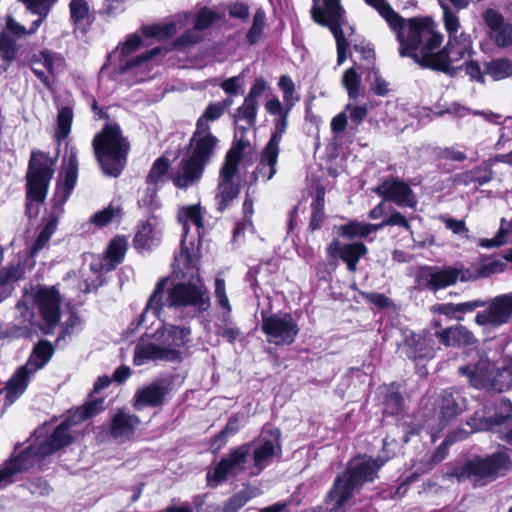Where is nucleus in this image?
<instances>
[{"instance_id": "nucleus-41", "label": "nucleus", "mask_w": 512, "mask_h": 512, "mask_svg": "<svg viewBox=\"0 0 512 512\" xmlns=\"http://www.w3.org/2000/svg\"><path fill=\"white\" fill-rule=\"evenodd\" d=\"M367 4L375 8L378 13L393 27L399 24L402 17L396 13L386 0H365Z\"/></svg>"}, {"instance_id": "nucleus-26", "label": "nucleus", "mask_w": 512, "mask_h": 512, "mask_svg": "<svg viewBox=\"0 0 512 512\" xmlns=\"http://www.w3.org/2000/svg\"><path fill=\"white\" fill-rule=\"evenodd\" d=\"M460 399L459 394L452 390H444L437 397L435 410L438 411L439 425L437 428L439 430L443 429L449 421L461 413Z\"/></svg>"}, {"instance_id": "nucleus-44", "label": "nucleus", "mask_w": 512, "mask_h": 512, "mask_svg": "<svg viewBox=\"0 0 512 512\" xmlns=\"http://www.w3.org/2000/svg\"><path fill=\"white\" fill-rule=\"evenodd\" d=\"M257 110L258 102L245 98L244 103L236 110L234 115L235 122L237 123L238 121L243 120L249 126H253L256 122Z\"/></svg>"}, {"instance_id": "nucleus-21", "label": "nucleus", "mask_w": 512, "mask_h": 512, "mask_svg": "<svg viewBox=\"0 0 512 512\" xmlns=\"http://www.w3.org/2000/svg\"><path fill=\"white\" fill-rule=\"evenodd\" d=\"M384 200L393 201L399 207L415 208L417 198L409 185L397 178H388L374 189Z\"/></svg>"}, {"instance_id": "nucleus-39", "label": "nucleus", "mask_w": 512, "mask_h": 512, "mask_svg": "<svg viewBox=\"0 0 512 512\" xmlns=\"http://www.w3.org/2000/svg\"><path fill=\"white\" fill-rule=\"evenodd\" d=\"M121 216V206L111 203L108 207L94 214L91 218V222L96 226L103 227L111 222L119 221Z\"/></svg>"}, {"instance_id": "nucleus-38", "label": "nucleus", "mask_w": 512, "mask_h": 512, "mask_svg": "<svg viewBox=\"0 0 512 512\" xmlns=\"http://www.w3.org/2000/svg\"><path fill=\"white\" fill-rule=\"evenodd\" d=\"M21 278V270L16 266L0 270V296L5 299L12 291V285Z\"/></svg>"}, {"instance_id": "nucleus-64", "label": "nucleus", "mask_w": 512, "mask_h": 512, "mask_svg": "<svg viewBox=\"0 0 512 512\" xmlns=\"http://www.w3.org/2000/svg\"><path fill=\"white\" fill-rule=\"evenodd\" d=\"M278 84L283 92L284 101L287 103L288 107L291 108L294 104L292 101V97L295 93V84L293 80L287 75H282L279 79Z\"/></svg>"}, {"instance_id": "nucleus-2", "label": "nucleus", "mask_w": 512, "mask_h": 512, "mask_svg": "<svg viewBox=\"0 0 512 512\" xmlns=\"http://www.w3.org/2000/svg\"><path fill=\"white\" fill-rule=\"evenodd\" d=\"M197 262L195 253L191 254L186 248L180 251L175 257L174 273L183 281L173 285L168 292L164 289L167 280L160 281L139 316L138 325H142L149 316L160 318L164 308L188 309L192 317L210 308L209 292L199 277Z\"/></svg>"}, {"instance_id": "nucleus-27", "label": "nucleus", "mask_w": 512, "mask_h": 512, "mask_svg": "<svg viewBox=\"0 0 512 512\" xmlns=\"http://www.w3.org/2000/svg\"><path fill=\"white\" fill-rule=\"evenodd\" d=\"M404 343L409 348V357L414 359L431 358L434 354L435 343L430 332L424 331L421 334H416L412 331H406Z\"/></svg>"}, {"instance_id": "nucleus-12", "label": "nucleus", "mask_w": 512, "mask_h": 512, "mask_svg": "<svg viewBox=\"0 0 512 512\" xmlns=\"http://www.w3.org/2000/svg\"><path fill=\"white\" fill-rule=\"evenodd\" d=\"M509 457L499 452L485 459H474L456 467L450 475L458 481H470L474 485H483L484 480L502 475L509 466Z\"/></svg>"}, {"instance_id": "nucleus-33", "label": "nucleus", "mask_w": 512, "mask_h": 512, "mask_svg": "<svg viewBox=\"0 0 512 512\" xmlns=\"http://www.w3.org/2000/svg\"><path fill=\"white\" fill-rule=\"evenodd\" d=\"M157 224L158 222L155 217L149 218L139 224L134 237V244L137 248L147 249L159 241Z\"/></svg>"}, {"instance_id": "nucleus-42", "label": "nucleus", "mask_w": 512, "mask_h": 512, "mask_svg": "<svg viewBox=\"0 0 512 512\" xmlns=\"http://www.w3.org/2000/svg\"><path fill=\"white\" fill-rule=\"evenodd\" d=\"M510 229H512V220L508 222L502 218L496 236L491 239H480L478 241L479 246L483 248H493L506 244L508 242V232Z\"/></svg>"}, {"instance_id": "nucleus-5", "label": "nucleus", "mask_w": 512, "mask_h": 512, "mask_svg": "<svg viewBox=\"0 0 512 512\" xmlns=\"http://www.w3.org/2000/svg\"><path fill=\"white\" fill-rule=\"evenodd\" d=\"M217 145L218 139L211 130L196 127L189 140L188 151L172 175L173 184L177 188L186 189L199 182Z\"/></svg>"}, {"instance_id": "nucleus-13", "label": "nucleus", "mask_w": 512, "mask_h": 512, "mask_svg": "<svg viewBox=\"0 0 512 512\" xmlns=\"http://www.w3.org/2000/svg\"><path fill=\"white\" fill-rule=\"evenodd\" d=\"M52 353L53 348L47 342H41L34 348L28 362L15 372L6 385V399L9 405L23 394L32 375L45 366Z\"/></svg>"}, {"instance_id": "nucleus-57", "label": "nucleus", "mask_w": 512, "mask_h": 512, "mask_svg": "<svg viewBox=\"0 0 512 512\" xmlns=\"http://www.w3.org/2000/svg\"><path fill=\"white\" fill-rule=\"evenodd\" d=\"M452 330L456 346H471L477 343V339L474 334L465 326H452Z\"/></svg>"}, {"instance_id": "nucleus-28", "label": "nucleus", "mask_w": 512, "mask_h": 512, "mask_svg": "<svg viewBox=\"0 0 512 512\" xmlns=\"http://www.w3.org/2000/svg\"><path fill=\"white\" fill-rule=\"evenodd\" d=\"M279 150L266 147L261 153V158L255 170L245 176V181L249 185L255 184L259 180L268 181L276 173V163L278 160Z\"/></svg>"}, {"instance_id": "nucleus-20", "label": "nucleus", "mask_w": 512, "mask_h": 512, "mask_svg": "<svg viewBox=\"0 0 512 512\" xmlns=\"http://www.w3.org/2000/svg\"><path fill=\"white\" fill-rule=\"evenodd\" d=\"M215 299L217 304L225 310L215 323L216 334L234 342L240 335L239 329L234 325L231 317V305L226 294L225 281L217 278L215 281Z\"/></svg>"}, {"instance_id": "nucleus-15", "label": "nucleus", "mask_w": 512, "mask_h": 512, "mask_svg": "<svg viewBox=\"0 0 512 512\" xmlns=\"http://www.w3.org/2000/svg\"><path fill=\"white\" fill-rule=\"evenodd\" d=\"M386 459L378 457L373 459L368 456H360L352 459L346 471L335 482H340L341 489H348L350 495L366 482H373L378 470L385 464Z\"/></svg>"}, {"instance_id": "nucleus-31", "label": "nucleus", "mask_w": 512, "mask_h": 512, "mask_svg": "<svg viewBox=\"0 0 512 512\" xmlns=\"http://www.w3.org/2000/svg\"><path fill=\"white\" fill-rule=\"evenodd\" d=\"M167 389L159 384L152 383L137 390L135 394L134 408L140 410L146 406H158L163 403Z\"/></svg>"}, {"instance_id": "nucleus-47", "label": "nucleus", "mask_w": 512, "mask_h": 512, "mask_svg": "<svg viewBox=\"0 0 512 512\" xmlns=\"http://www.w3.org/2000/svg\"><path fill=\"white\" fill-rule=\"evenodd\" d=\"M73 121V111L70 107H62L57 115V131L56 137L58 140L65 139L71 130Z\"/></svg>"}, {"instance_id": "nucleus-55", "label": "nucleus", "mask_w": 512, "mask_h": 512, "mask_svg": "<svg viewBox=\"0 0 512 512\" xmlns=\"http://www.w3.org/2000/svg\"><path fill=\"white\" fill-rule=\"evenodd\" d=\"M466 435H467L466 431L459 430V431L447 436V438L443 441V443L439 446V448L433 455L432 461L435 463L442 461L446 456L448 447L450 445H452L454 442L466 438Z\"/></svg>"}, {"instance_id": "nucleus-6", "label": "nucleus", "mask_w": 512, "mask_h": 512, "mask_svg": "<svg viewBox=\"0 0 512 512\" xmlns=\"http://www.w3.org/2000/svg\"><path fill=\"white\" fill-rule=\"evenodd\" d=\"M63 165V175H60L56 184L55 192L51 198L52 212L49 216V220L42 228L36 241L31 247L32 254H36L49 242L52 234L56 230L58 219L64 212V204L67 202L72 190L75 187L78 174L76 148L71 147L69 150H66V153L63 157Z\"/></svg>"}, {"instance_id": "nucleus-11", "label": "nucleus", "mask_w": 512, "mask_h": 512, "mask_svg": "<svg viewBox=\"0 0 512 512\" xmlns=\"http://www.w3.org/2000/svg\"><path fill=\"white\" fill-rule=\"evenodd\" d=\"M249 146V142L240 139L230 148L219 171L216 191V200L220 210L225 209L239 194L240 185L235 181L242 151Z\"/></svg>"}, {"instance_id": "nucleus-60", "label": "nucleus", "mask_w": 512, "mask_h": 512, "mask_svg": "<svg viewBox=\"0 0 512 512\" xmlns=\"http://www.w3.org/2000/svg\"><path fill=\"white\" fill-rule=\"evenodd\" d=\"M495 43L499 47H508L512 44V24L506 23L490 34Z\"/></svg>"}, {"instance_id": "nucleus-36", "label": "nucleus", "mask_w": 512, "mask_h": 512, "mask_svg": "<svg viewBox=\"0 0 512 512\" xmlns=\"http://www.w3.org/2000/svg\"><path fill=\"white\" fill-rule=\"evenodd\" d=\"M352 496L348 489H341L340 482H335L333 489L327 496L329 512H345L346 504Z\"/></svg>"}, {"instance_id": "nucleus-63", "label": "nucleus", "mask_w": 512, "mask_h": 512, "mask_svg": "<svg viewBox=\"0 0 512 512\" xmlns=\"http://www.w3.org/2000/svg\"><path fill=\"white\" fill-rule=\"evenodd\" d=\"M372 90L379 96H384L388 92V83L381 77L378 69H372L368 75Z\"/></svg>"}, {"instance_id": "nucleus-50", "label": "nucleus", "mask_w": 512, "mask_h": 512, "mask_svg": "<svg viewBox=\"0 0 512 512\" xmlns=\"http://www.w3.org/2000/svg\"><path fill=\"white\" fill-rule=\"evenodd\" d=\"M290 107H288L284 114L278 119L275 120V129L271 135L269 142L266 144V147L279 150V144L281 142L282 136L287 128V117L289 113Z\"/></svg>"}, {"instance_id": "nucleus-62", "label": "nucleus", "mask_w": 512, "mask_h": 512, "mask_svg": "<svg viewBox=\"0 0 512 512\" xmlns=\"http://www.w3.org/2000/svg\"><path fill=\"white\" fill-rule=\"evenodd\" d=\"M384 413L394 415L402 408V397L398 392L391 391L386 394L384 399Z\"/></svg>"}, {"instance_id": "nucleus-56", "label": "nucleus", "mask_w": 512, "mask_h": 512, "mask_svg": "<svg viewBox=\"0 0 512 512\" xmlns=\"http://www.w3.org/2000/svg\"><path fill=\"white\" fill-rule=\"evenodd\" d=\"M17 312L20 314V325L22 328L21 335H28L34 331L33 319L34 314L24 302H19L16 306Z\"/></svg>"}, {"instance_id": "nucleus-53", "label": "nucleus", "mask_w": 512, "mask_h": 512, "mask_svg": "<svg viewBox=\"0 0 512 512\" xmlns=\"http://www.w3.org/2000/svg\"><path fill=\"white\" fill-rule=\"evenodd\" d=\"M169 166L170 164L167 158L160 157L156 159L147 176V182L149 184H157L162 179V177L166 175Z\"/></svg>"}, {"instance_id": "nucleus-35", "label": "nucleus", "mask_w": 512, "mask_h": 512, "mask_svg": "<svg viewBox=\"0 0 512 512\" xmlns=\"http://www.w3.org/2000/svg\"><path fill=\"white\" fill-rule=\"evenodd\" d=\"M484 74L490 76L494 81H501L512 77V60L498 58L485 64Z\"/></svg>"}, {"instance_id": "nucleus-30", "label": "nucleus", "mask_w": 512, "mask_h": 512, "mask_svg": "<svg viewBox=\"0 0 512 512\" xmlns=\"http://www.w3.org/2000/svg\"><path fill=\"white\" fill-rule=\"evenodd\" d=\"M178 220L182 224L183 227V238L181 240V250L186 248L188 251V247H186V239L187 233L189 230V225L193 224L196 228L198 235L201 234V230L203 229V216H202V208L200 204H192L188 206H183L178 211Z\"/></svg>"}, {"instance_id": "nucleus-58", "label": "nucleus", "mask_w": 512, "mask_h": 512, "mask_svg": "<svg viewBox=\"0 0 512 512\" xmlns=\"http://www.w3.org/2000/svg\"><path fill=\"white\" fill-rule=\"evenodd\" d=\"M201 39V34L194 28L186 31L183 35L177 38L174 42V47L180 51H184L200 42Z\"/></svg>"}, {"instance_id": "nucleus-40", "label": "nucleus", "mask_w": 512, "mask_h": 512, "mask_svg": "<svg viewBox=\"0 0 512 512\" xmlns=\"http://www.w3.org/2000/svg\"><path fill=\"white\" fill-rule=\"evenodd\" d=\"M256 496V489L237 492L224 504L221 512H238L250 499Z\"/></svg>"}, {"instance_id": "nucleus-49", "label": "nucleus", "mask_w": 512, "mask_h": 512, "mask_svg": "<svg viewBox=\"0 0 512 512\" xmlns=\"http://www.w3.org/2000/svg\"><path fill=\"white\" fill-rule=\"evenodd\" d=\"M225 112L215 102H211L205 108L203 114L198 118L196 127L211 130L210 122L218 120Z\"/></svg>"}, {"instance_id": "nucleus-22", "label": "nucleus", "mask_w": 512, "mask_h": 512, "mask_svg": "<svg viewBox=\"0 0 512 512\" xmlns=\"http://www.w3.org/2000/svg\"><path fill=\"white\" fill-rule=\"evenodd\" d=\"M34 301L43 320L54 326L60 319V295L53 287H39L34 293Z\"/></svg>"}, {"instance_id": "nucleus-8", "label": "nucleus", "mask_w": 512, "mask_h": 512, "mask_svg": "<svg viewBox=\"0 0 512 512\" xmlns=\"http://www.w3.org/2000/svg\"><path fill=\"white\" fill-rule=\"evenodd\" d=\"M56 160L43 152H33L26 175L25 213L29 219L36 218L44 204Z\"/></svg>"}, {"instance_id": "nucleus-61", "label": "nucleus", "mask_w": 512, "mask_h": 512, "mask_svg": "<svg viewBox=\"0 0 512 512\" xmlns=\"http://www.w3.org/2000/svg\"><path fill=\"white\" fill-rule=\"evenodd\" d=\"M474 180L478 185H484L493 179L494 172L492 170V162L485 161L474 169Z\"/></svg>"}, {"instance_id": "nucleus-18", "label": "nucleus", "mask_w": 512, "mask_h": 512, "mask_svg": "<svg viewBox=\"0 0 512 512\" xmlns=\"http://www.w3.org/2000/svg\"><path fill=\"white\" fill-rule=\"evenodd\" d=\"M458 280L466 281L467 278L462 269L455 267H425L417 275L418 285L431 291H438L454 285Z\"/></svg>"}, {"instance_id": "nucleus-32", "label": "nucleus", "mask_w": 512, "mask_h": 512, "mask_svg": "<svg viewBox=\"0 0 512 512\" xmlns=\"http://www.w3.org/2000/svg\"><path fill=\"white\" fill-rule=\"evenodd\" d=\"M187 21V14H179L169 22L159 25L143 26L142 32L146 37H156L158 39L168 38L175 35L179 28L184 27Z\"/></svg>"}, {"instance_id": "nucleus-3", "label": "nucleus", "mask_w": 512, "mask_h": 512, "mask_svg": "<svg viewBox=\"0 0 512 512\" xmlns=\"http://www.w3.org/2000/svg\"><path fill=\"white\" fill-rule=\"evenodd\" d=\"M281 452L280 431L265 430L258 439L231 449L220 459L213 473H208L207 479L216 486L241 474L258 476L275 458L281 456Z\"/></svg>"}, {"instance_id": "nucleus-24", "label": "nucleus", "mask_w": 512, "mask_h": 512, "mask_svg": "<svg viewBox=\"0 0 512 512\" xmlns=\"http://www.w3.org/2000/svg\"><path fill=\"white\" fill-rule=\"evenodd\" d=\"M31 69L36 77L47 87L51 88L50 76L62 66L63 59L56 53L48 50L41 51L31 58Z\"/></svg>"}, {"instance_id": "nucleus-16", "label": "nucleus", "mask_w": 512, "mask_h": 512, "mask_svg": "<svg viewBox=\"0 0 512 512\" xmlns=\"http://www.w3.org/2000/svg\"><path fill=\"white\" fill-rule=\"evenodd\" d=\"M262 331L267 341L274 345H290L299 334L300 328L290 313L268 315L262 311Z\"/></svg>"}, {"instance_id": "nucleus-46", "label": "nucleus", "mask_w": 512, "mask_h": 512, "mask_svg": "<svg viewBox=\"0 0 512 512\" xmlns=\"http://www.w3.org/2000/svg\"><path fill=\"white\" fill-rule=\"evenodd\" d=\"M69 6L71 20L75 25L90 23L89 5L86 0H72Z\"/></svg>"}, {"instance_id": "nucleus-14", "label": "nucleus", "mask_w": 512, "mask_h": 512, "mask_svg": "<svg viewBox=\"0 0 512 512\" xmlns=\"http://www.w3.org/2000/svg\"><path fill=\"white\" fill-rule=\"evenodd\" d=\"M459 373L467 377L471 386L477 389L502 392L509 383V372L496 369L487 357H481L477 363L459 367Z\"/></svg>"}, {"instance_id": "nucleus-1", "label": "nucleus", "mask_w": 512, "mask_h": 512, "mask_svg": "<svg viewBox=\"0 0 512 512\" xmlns=\"http://www.w3.org/2000/svg\"><path fill=\"white\" fill-rule=\"evenodd\" d=\"M400 43L401 57H411L416 63L425 68L442 71L454 75L473 54L472 40L469 34L460 32L461 24L454 30L445 29L448 33V43L441 51H437L442 43L441 34L433 31L428 20L412 18L394 27Z\"/></svg>"}, {"instance_id": "nucleus-45", "label": "nucleus", "mask_w": 512, "mask_h": 512, "mask_svg": "<svg viewBox=\"0 0 512 512\" xmlns=\"http://www.w3.org/2000/svg\"><path fill=\"white\" fill-rule=\"evenodd\" d=\"M17 44L15 40L7 33V31L0 32V55L1 58L10 65L16 58Z\"/></svg>"}, {"instance_id": "nucleus-34", "label": "nucleus", "mask_w": 512, "mask_h": 512, "mask_svg": "<svg viewBox=\"0 0 512 512\" xmlns=\"http://www.w3.org/2000/svg\"><path fill=\"white\" fill-rule=\"evenodd\" d=\"M437 2L442 9L445 29L454 30L460 22L457 12L466 9L471 0H437Z\"/></svg>"}, {"instance_id": "nucleus-17", "label": "nucleus", "mask_w": 512, "mask_h": 512, "mask_svg": "<svg viewBox=\"0 0 512 512\" xmlns=\"http://www.w3.org/2000/svg\"><path fill=\"white\" fill-rule=\"evenodd\" d=\"M512 319V293L498 295L490 299L485 310L475 316V323L484 332H492L508 324Z\"/></svg>"}, {"instance_id": "nucleus-59", "label": "nucleus", "mask_w": 512, "mask_h": 512, "mask_svg": "<svg viewBox=\"0 0 512 512\" xmlns=\"http://www.w3.org/2000/svg\"><path fill=\"white\" fill-rule=\"evenodd\" d=\"M218 19L215 12L208 8H202L194 19V28L198 31L208 28L212 23Z\"/></svg>"}, {"instance_id": "nucleus-48", "label": "nucleus", "mask_w": 512, "mask_h": 512, "mask_svg": "<svg viewBox=\"0 0 512 512\" xmlns=\"http://www.w3.org/2000/svg\"><path fill=\"white\" fill-rule=\"evenodd\" d=\"M342 84L347 90L349 98L357 99L360 96L361 78L356 73L354 68H349L344 72L342 77Z\"/></svg>"}, {"instance_id": "nucleus-10", "label": "nucleus", "mask_w": 512, "mask_h": 512, "mask_svg": "<svg viewBox=\"0 0 512 512\" xmlns=\"http://www.w3.org/2000/svg\"><path fill=\"white\" fill-rule=\"evenodd\" d=\"M102 404L103 400L92 401L67 417L54 429L49 438L39 444V453L48 456L69 445L77 433L74 427L102 410Z\"/></svg>"}, {"instance_id": "nucleus-37", "label": "nucleus", "mask_w": 512, "mask_h": 512, "mask_svg": "<svg viewBox=\"0 0 512 512\" xmlns=\"http://www.w3.org/2000/svg\"><path fill=\"white\" fill-rule=\"evenodd\" d=\"M512 417V403L508 400H503L499 405V411L495 414L494 417L490 418L489 421L482 423L480 425H472L471 422H468L475 430H484V429H492L495 425H500L504 423L507 419Z\"/></svg>"}, {"instance_id": "nucleus-7", "label": "nucleus", "mask_w": 512, "mask_h": 512, "mask_svg": "<svg viewBox=\"0 0 512 512\" xmlns=\"http://www.w3.org/2000/svg\"><path fill=\"white\" fill-rule=\"evenodd\" d=\"M92 145L103 172L108 176L117 177L126 164L130 148L129 142L122 135L119 125L107 123L95 135Z\"/></svg>"}, {"instance_id": "nucleus-23", "label": "nucleus", "mask_w": 512, "mask_h": 512, "mask_svg": "<svg viewBox=\"0 0 512 512\" xmlns=\"http://www.w3.org/2000/svg\"><path fill=\"white\" fill-rule=\"evenodd\" d=\"M45 457L46 456H42L39 453V445H31L21 451L17 457L10 460L6 466L0 470V489L11 482V477L13 475L28 470L35 464L36 461Z\"/></svg>"}, {"instance_id": "nucleus-54", "label": "nucleus", "mask_w": 512, "mask_h": 512, "mask_svg": "<svg viewBox=\"0 0 512 512\" xmlns=\"http://www.w3.org/2000/svg\"><path fill=\"white\" fill-rule=\"evenodd\" d=\"M265 18L266 14L264 10L258 9L255 12L252 27L247 33V39L251 44H254L259 40L265 25Z\"/></svg>"}, {"instance_id": "nucleus-43", "label": "nucleus", "mask_w": 512, "mask_h": 512, "mask_svg": "<svg viewBox=\"0 0 512 512\" xmlns=\"http://www.w3.org/2000/svg\"><path fill=\"white\" fill-rule=\"evenodd\" d=\"M43 21H44V19H42L38 16V19L33 21L30 28L27 29L26 27H24L23 25L18 23L14 18H12L11 16H8L5 31H7L8 34L12 33L17 38H21L26 35L34 34L38 30L40 25L43 23Z\"/></svg>"}, {"instance_id": "nucleus-25", "label": "nucleus", "mask_w": 512, "mask_h": 512, "mask_svg": "<svg viewBox=\"0 0 512 512\" xmlns=\"http://www.w3.org/2000/svg\"><path fill=\"white\" fill-rule=\"evenodd\" d=\"M330 257H340L347 265L350 272L357 270V263L367 253V247L361 242L342 244L339 240H333L327 247Z\"/></svg>"}, {"instance_id": "nucleus-29", "label": "nucleus", "mask_w": 512, "mask_h": 512, "mask_svg": "<svg viewBox=\"0 0 512 512\" xmlns=\"http://www.w3.org/2000/svg\"><path fill=\"white\" fill-rule=\"evenodd\" d=\"M139 424L138 416L119 411L111 420L110 434L114 439L124 442L133 436Z\"/></svg>"}, {"instance_id": "nucleus-51", "label": "nucleus", "mask_w": 512, "mask_h": 512, "mask_svg": "<svg viewBox=\"0 0 512 512\" xmlns=\"http://www.w3.org/2000/svg\"><path fill=\"white\" fill-rule=\"evenodd\" d=\"M368 223H361L352 221L346 225L340 227V233L342 236L353 239V238H366L369 235Z\"/></svg>"}, {"instance_id": "nucleus-19", "label": "nucleus", "mask_w": 512, "mask_h": 512, "mask_svg": "<svg viewBox=\"0 0 512 512\" xmlns=\"http://www.w3.org/2000/svg\"><path fill=\"white\" fill-rule=\"evenodd\" d=\"M126 249L127 242L124 238L116 237L111 240L106 250L105 257L95 258L90 265V269L95 274V278L98 283H94L93 281L91 284H87L86 292H90L102 285L103 280L101 277L103 273L113 270L115 266L122 261L126 253Z\"/></svg>"}, {"instance_id": "nucleus-52", "label": "nucleus", "mask_w": 512, "mask_h": 512, "mask_svg": "<svg viewBox=\"0 0 512 512\" xmlns=\"http://www.w3.org/2000/svg\"><path fill=\"white\" fill-rule=\"evenodd\" d=\"M27 9L40 18L45 19L57 0H22Z\"/></svg>"}, {"instance_id": "nucleus-4", "label": "nucleus", "mask_w": 512, "mask_h": 512, "mask_svg": "<svg viewBox=\"0 0 512 512\" xmlns=\"http://www.w3.org/2000/svg\"><path fill=\"white\" fill-rule=\"evenodd\" d=\"M188 325H174L162 322L152 334H144L134 349L133 362L141 366L149 361L180 362L183 348L191 341Z\"/></svg>"}, {"instance_id": "nucleus-9", "label": "nucleus", "mask_w": 512, "mask_h": 512, "mask_svg": "<svg viewBox=\"0 0 512 512\" xmlns=\"http://www.w3.org/2000/svg\"><path fill=\"white\" fill-rule=\"evenodd\" d=\"M312 7L311 13L313 19L324 26H328L336 40L337 45V63L341 65L347 58V49L350 45L349 37L354 30L344 19V10L340 5V0H323L324 7L316 4Z\"/></svg>"}]
</instances>
